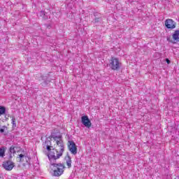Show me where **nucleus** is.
Wrapping results in <instances>:
<instances>
[{
  "label": "nucleus",
  "mask_w": 179,
  "mask_h": 179,
  "mask_svg": "<svg viewBox=\"0 0 179 179\" xmlns=\"http://www.w3.org/2000/svg\"><path fill=\"white\" fill-rule=\"evenodd\" d=\"M46 149H47V150H48V152H51V145H47Z\"/></svg>",
  "instance_id": "aec40b11"
},
{
  "label": "nucleus",
  "mask_w": 179,
  "mask_h": 179,
  "mask_svg": "<svg viewBox=\"0 0 179 179\" xmlns=\"http://www.w3.org/2000/svg\"><path fill=\"white\" fill-rule=\"evenodd\" d=\"M69 150L72 155H76L78 153V148L73 141H69L68 142Z\"/></svg>",
  "instance_id": "20e7f679"
},
{
  "label": "nucleus",
  "mask_w": 179,
  "mask_h": 179,
  "mask_svg": "<svg viewBox=\"0 0 179 179\" xmlns=\"http://www.w3.org/2000/svg\"><path fill=\"white\" fill-rule=\"evenodd\" d=\"M6 113V108L3 106H0V115H2Z\"/></svg>",
  "instance_id": "2eb2a0df"
},
{
  "label": "nucleus",
  "mask_w": 179,
  "mask_h": 179,
  "mask_svg": "<svg viewBox=\"0 0 179 179\" xmlns=\"http://www.w3.org/2000/svg\"><path fill=\"white\" fill-rule=\"evenodd\" d=\"M165 26L168 29L173 30V29H176V22H174L172 19H167L165 20Z\"/></svg>",
  "instance_id": "0eeeda50"
},
{
  "label": "nucleus",
  "mask_w": 179,
  "mask_h": 179,
  "mask_svg": "<svg viewBox=\"0 0 179 179\" xmlns=\"http://www.w3.org/2000/svg\"><path fill=\"white\" fill-rule=\"evenodd\" d=\"M41 79L42 80H43V82L41 83V85L44 87H45V86H47V85H48V83H50V82H51V80H50V78H48V77H47L45 76H41Z\"/></svg>",
  "instance_id": "9b49d317"
},
{
  "label": "nucleus",
  "mask_w": 179,
  "mask_h": 179,
  "mask_svg": "<svg viewBox=\"0 0 179 179\" xmlns=\"http://www.w3.org/2000/svg\"><path fill=\"white\" fill-rule=\"evenodd\" d=\"M3 167L7 171H11V170L13 169V167H15V163L10 160L4 161L3 163Z\"/></svg>",
  "instance_id": "39448f33"
},
{
  "label": "nucleus",
  "mask_w": 179,
  "mask_h": 179,
  "mask_svg": "<svg viewBox=\"0 0 179 179\" xmlns=\"http://www.w3.org/2000/svg\"><path fill=\"white\" fill-rule=\"evenodd\" d=\"M45 143H47V140L45 141Z\"/></svg>",
  "instance_id": "5701e85b"
},
{
  "label": "nucleus",
  "mask_w": 179,
  "mask_h": 179,
  "mask_svg": "<svg viewBox=\"0 0 179 179\" xmlns=\"http://www.w3.org/2000/svg\"><path fill=\"white\" fill-rule=\"evenodd\" d=\"M40 16H41V17H43V19L45 20L48 19V15H47V13H45V11H41Z\"/></svg>",
  "instance_id": "4468645a"
},
{
  "label": "nucleus",
  "mask_w": 179,
  "mask_h": 179,
  "mask_svg": "<svg viewBox=\"0 0 179 179\" xmlns=\"http://www.w3.org/2000/svg\"><path fill=\"white\" fill-rule=\"evenodd\" d=\"M50 138L57 141L59 139H62V135L57 136V133H52L51 135L50 136Z\"/></svg>",
  "instance_id": "f8f14e48"
},
{
  "label": "nucleus",
  "mask_w": 179,
  "mask_h": 179,
  "mask_svg": "<svg viewBox=\"0 0 179 179\" xmlns=\"http://www.w3.org/2000/svg\"><path fill=\"white\" fill-rule=\"evenodd\" d=\"M101 17H97L94 20V23H100L101 21Z\"/></svg>",
  "instance_id": "a211bd4d"
},
{
  "label": "nucleus",
  "mask_w": 179,
  "mask_h": 179,
  "mask_svg": "<svg viewBox=\"0 0 179 179\" xmlns=\"http://www.w3.org/2000/svg\"><path fill=\"white\" fill-rule=\"evenodd\" d=\"M5 156V148H0V157H3Z\"/></svg>",
  "instance_id": "dca6fc26"
},
{
  "label": "nucleus",
  "mask_w": 179,
  "mask_h": 179,
  "mask_svg": "<svg viewBox=\"0 0 179 179\" xmlns=\"http://www.w3.org/2000/svg\"><path fill=\"white\" fill-rule=\"evenodd\" d=\"M50 164L51 166H53V167L56 168L53 171V177H60V176L64 174V170L65 169V165H64V164H56L55 162H53Z\"/></svg>",
  "instance_id": "f257e3e1"
},
{
  "label": "nucleus",
  "mask_w": 179,
  "mask_h": 179,
  "mask_svg": "<svg viewBox=\"0 0 179 179\" xmlns=\"http://www.w3.org/2000/svg\"><path fill=\"white\" fill-rule=\"evenodd\" d=\"M19 150H20V148L12 145L9 148V159H12V154L15 155V153H16V152H19Z\"/></svg>",
  "instance_id": "6e6552de"
},
{
  "label": "nucleus",
  "mask_w": 179,
  "mask_h": 179,
  "mask_svg": "<svg viewBox=\"0 0 179 179\" xmlns=\"http://www.w3.org/2000/svg\"><path fill=\"white\" fill-rule=\"evenodd\" d=\"M19 157H20V162H23L22 159H23V157H26V156H24V155L23 154H20L19 155Z\"/></svg>",
  "instance_id": "6ab92c4d"
},
{
  "label": "nucleus",
  "mask_w": 179,
  "mask_h": 179,
  "mask_svg": "<svg viewBox=\"0 0 179 179\" xmlns=\"http://www.w3.org/2000/svg\"><path fill=\"white\" fill-rule=\"evenodd\" d=\"M56 143L58 146V148H60V150L59 152L62 153H64V141H62V138H59V140L56 141Z\"/></svg>",
  "instance_id": "9d476101"
},
{
  "label": "nucleus",
  "mask_w": 179,
  "mask_h": 179,
  "mask_svg": "<svg viewBox=\"0 0 179 179\" xmlns=\"http://www.w3.org/2000/svg\"><path fill=\"white\" fill-rule=\"evenodd\" d=\"M81 122L87 128H90V127H92V122H90L88 116H83L81 117Z\"/></svg>",
  "instance_id": "423d86ee"
},
{
  "label": "nucleus",
  "mask_w": 179,
  "mask_h": 179,
  "mask_svg": "<svg viewBox=\"0 0 179 179\" xmlns=\"http://www.w3.org/2000/svg\"><path fill=\"white\" fill-rule=\"evenodd\" d=\"M0 132L3 134V132H5V129H0Z\"/></svg>",
  "instance_id": "412c9836"
},
{
  "label": "nucleus",
  "mask_w": 179,
  "mask_h": 179,
  "mask_svg": "<svg viewBox=\"0 0 179 179\" xmlns=\"http://www.w3.org/2000/svg\"><path fill=\"white\" fill-rule=\"evenodd\" d=\"M66 163L67 164L68 169H71L72 167V158H71V156L67 155V157L66 158Z\"/></svg>",
  "instance_id": "ddd939ff"
},
{
  "label": "nucleus",
  "mask_w": 179,
  "mask_h": 179,
  "mask_svg": "<svg viewBox=\"0 0 179 179\" xmlns=\"http://www.w3.org/2000/svg\"><path fill=\"white\" fill-rule=\"evenodd\" d=\"M173 40L171 41V43H173V44H176V43L179 42V30H176L174 33L172 35Z\"/></svg>",
  "instance_id": "1a4fd4ad"
},
{
  "label": "nucleus",
  "mask_w": 179,
  "mask_h": 179,
  "mask_svg": "<svg viewBox=\"0 0 179 179\" xmlns=\"http://www.w3.org/2000/svg\"><path fill=\"white\" fill-rule=\"evenodd\" d=\"M0 15H1V12H0Z\"/></svg>",
  "instance_id": "b1692460"
},
{
  "label": "nucleus",
  "mask_w": 179,
  "mask_h": 179,
  "mask_svg": "<svg viewBox=\"0 0 179 179\" xmlns=\"http://www.w3.org/2000/svg\"><path fill=\"white\" fill-rule=\"evenodd\" d=\"M61 156H62V153L58 152V150L55 149H52V151L48 154V157L50 162V164L55 163V160L59 159Z\"/></svg>",
  "instance_id": "7ed1b4c3"
},
{
  "label": "nucleus",
  "mask_w": 179,
  "mask_h": 179,
  "mask_svg": "<svg viewBox=\"0 0 179 179\" xmlns=\"http://www.w3.org/2000/svg\"><path fill=\"white\" fill-rule=\"evenodd\" d=\"M108 66L112 71H120L121 68V62H120V60L117 58L111 57L109 60Z\"/></svg>",
  "instance_id": "f03ea898"
},
{
  "label": "nucleus",
  "mask_w": 179,
  "mask_h": 179,
  "mask_svg": "<svg viewBox=\"0 0 179 179\" xmlns=\"http://www.w3.org/2000/svg\"><path fill=\"white\" fill-rule=\"evenodd\" d=\"M11 121L13 124V128H16V118H15V117H13Z\"/></svg>",
  "instance_id": "f3484780"
},
{
  "label": "nucleus",
  "mask_w": 179,
  "mask_h": 179,
  "mask_svg": "<svg viewBox=\"0 0 179 179\" xmlns=\"http://www.w3.org/2000/svg\"><path fill=\"white\" fill-rule=\"evenodd\" d=\"M166 64H170V59H166Z\"/></svg>",
  "instance_id": "4be33fe9"
}]
</instances>
